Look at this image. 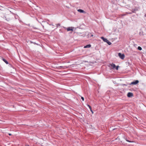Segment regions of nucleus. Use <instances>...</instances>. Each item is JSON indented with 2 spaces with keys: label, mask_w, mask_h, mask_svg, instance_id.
Returning <instances> with one entry per match:
<instances>
[{
  "label": "nucleus",
  "mask_w": 146,
  "mask_h": 146,
  "mask_svg": "<svg viewBox=\"0 0 146 146\" xmlns=\"http://www.w3.org/2000/svg\"><path fill=\"white\" fill-rule=\"evenodd\" d=\"M145 17H146V14L145 15Z\"/></svg>",
  "instance_id": "obj_20"
},
{
  "label": "nucleus",
  "mask_w": 146,
  "mask_h": 146,
  "mask_svg": "<svg viewBox=\"0 0 146 146\" xmlns=\"http://www.w3.org/2000/svg\"><path fill=\"white\" fill-rule=\"evenodd\" d=\"M109 42V40H108V41H107V42H107V43L108 42Z\"/></svg>",
  "instance_id": "obj_18"
},
{
  "label": "nucleus",
  "mask_w": 146,
  "mask_h": 146,
  "mask_svg": "<svg viewBox=\"0 0 146 146\" xmlns=\"http://www.w3.org/2000/svg\"><path fill=\"white\" fill-rule=\"evenodd\" d=\"M87 106H88L89 107H90V106L89 105H87Z\"/></svg>",
  "instance_id": "obj_19"
},
{
  "label": "nucleus",
  "mask_w": 146,
  "mask_h": 146,
  "mask_svg": "<svg viewBox=\"0 0 146 146\" xmlns=\"http://www.w3.org/2000/svg\"><path fill=\"white\" fill-rule=\"evenodd\" d=\"M101 38L105 42H107V41H108V40L106 38H105L104 37H101Z\"/></svg>",
  "instance_id": "obj_7"
},
{
  "label": "nucleus",
  "mask_w": 146,
  "mask_h": 146,
  "mask_svg": "<svg viewBox=\"0 0 146 146\" xmlns=\"http://www.w3.org/2000/svg\"><path fill=\"white\" fill-rule=\"evenodd\" d=\"M118 56L122 59H124L125 57L124 55L123 54H121L120 53H118Z\"/></svg>",
  "instance_id": "obj_2"
},
{
  "label": "nucleus",
  "mask_w": 146,
  "mask_h": 146,
  "mask_svg": "<svg viewBox=\"0 0 146 146\" xmlns=\"http://www.w3.org/2000/svg\"><path fill=\"white\" fill-rule=\"evenodd\" d=\"M3 60L7 64H8V62L5 59L3 58Z\"/></svg>",
  "instance_id": "obj_9"
},
{
  "label": "nucleus",
  "mask_w": 146,
  "mask_h": 146,
  "mask_svg": "<svg viewBox=\"0 0 146 146\" xmlns=\"http://www.w3.org/2000/svg\"><path fill=\"white\" fill-rule=\"evenodd\" d=\"M93 36V35H92H92H90V36L91 37H92V36Z\"/></svg>",
  "instance_id": "obj_16"
},
{
  "label": "nucleus",
  "mask_w": 146,
  "mask_h": 146,
  "mask_svg": "<svg viewBox=\"0 0 146 146\" xmlns=\"http://www.w3.org/2000/svg\"><path fill=\"white\" fill-rule=\"evenodd\" d=\"M125 139L128 142H133V141H130L129 140H128L126 138Z\"/></svg>",
  "instance_id": "obj_11"
},
{
  "label": "nucleus",
  "mask_w": 146,
  "mask_h": 146,
  "mask_svg": "<svg viewBox=\"0 0 146 146\" xmlns=\"http://www.w3.org/2000/svg\"><path fill=\"white\" fill-rule=\"evenodd\" d=\"M89 108H90V110L92 109H91V107L90 106V107H89Z\"/></svg>",
  "instance_id": "obj_15"
},
{
  "label": "nucleus",
  "mask_w": 146,
  "mask_h": 146,
  "mask_svg": "<svg viewBox=\"0 0 146 146\" xmlns=\"http://www.w3.org/2000/svg\"><path fill=\"white\" fill-rule=\"evenodd\" d=\"M133 96V94L131 92H129L127 94V96L128 97H132Z\"/></svg>",
  "instance_id": "obj_5"
},
{
  "label": "nucleus",
  "mask_w": 146,
  "mask_h": 146,
  "mask_svg": "<svg viewBox=\"0 0 146 146\" xmlns=\"http://www.w3.org/2000/svg\"><path fill=\"white\" fill-rule=\"evenodd\" d=\"M67 30L68 31H74V27H69L66 28Z\"/></svg>",
  "instance_id": "obj_3"
},
{
  "label": "nucleus",
  "mask_w": 146,
  "mask_h": 146,
  "mask_svg": "<svg viewBox=\"0 0 146 146\" xmlns=\"http://www.w3.org/2000/svg\"><path fill=\"white\" fill-rule=\"evenodd\" d=\"M9 135H11V133H9Z\"/></svg>",
  "instance_id": "obj_17"
},
{
  "label": "nucleus",
  "mask_w": 146,
  "mask_h": 146,
  "mask_svg": "<svg viewBox=\"0 0 146 146\" xmlns=\"http://www.w3.org/2000/svg\"><path fill=\"white\" fill-rule=\"evenodd\" d=\"M108 45H110L111 44V42L109 41L108 42Z\"/></svg>",
  "instance_id": "obj_12"
},
{
  "label": "nucleus",
  "mask_w": 146,
  "mask_h": 146,
  "mask_svg": "<svg viewBox=\"0 0 146 146\" xmlns=\"http://www.w3.org/2000/svg\"><path fill=\"white\" fill-rule=\"evenodd\" d=\"M81 99L83 101H84V97H81Z\"/></svg>",
  "instance_id": "obj_13"
},
{
  "label": "nucleus",
  "mask_w": 146,
  "mask_h": 146,
  "mask_svg": "<svg viewBox=\"0 0 146 146\" xmlns=\"http://www.w3.org/2000/svg\"><path fill=\"white\" fill-rule=\"evenodd\" d=\"M109 67L111 68L112 69H115L116 70H118L119 66H116L115 64L113 63H112L110 64Z\"/></svg>",
  "instance_id": "obj_1"
},
{
  "label": "nucleus",
  "mask_w": 146,
  "mask_h": 146,
  "mask_svg": "<svg viewBox=\"0 0 146 146\" xmlns=\"http://www.w3.org/2000/svg\"><path fill=\"white\" fill-rule=\"evenodd\" d=\"M92 112V113L93 114L94 113L93 111L92 110V109L90 110Z\"/></svg>",
  "instance_id": "obj_14"
},
{
  "label": "nucleus",
  "mask_w": 146,
  "mask_h": 146,
  "mask_svg": "<svg viewBox=\"0 0 146 146\" xmlns=\"http://www.w3.org/2000/svg\"><path fill=\"white\" fill-rule=\"evenodd\" d=\"M138 49L139 50H142V48L140 46H138Z\"/></svg>",
  "instance_id": "obj_10"
},
{
  "label": "nucleus",
  "mask_w": 146,
  "mask_h": 146,
  "mask_svg": "<svg viewBox=\"0 0 146 146\" xmlns=\"http://www.w3.org/2000/svg\"><path fill=\"white\" fill-rule=\"evenodd\" d=\"M139 82V81L138 80H136L135 81L131 82L130 84V85H136Z\"/></svg>",
  "instance_id": "obj_4"
},
{
  "label": "nucleus",
  "mask_w": 146,
  "mask_h": 146,
  "mask_svg": "<svg viewBox=\"0 0 146 146\" xmlns=\"http://www.w3.org/2000/svg\"><path fill=\"white\" fill-rule=\"evenodd\" d=\"M91 46V45L90 44H88V45H86V46H84V48H90Z\"/></svg>",
  "instance_id": "obj_8"
},
{
  "label": "nucleus",
  "mask_w": 146,
  "mask_h": 146,
  "mask_svg": "<svg viewBox=\"0 0 146 146\" xmlns=\"http://www.w3.org/2000/svg\"><path fill=\"white\" fill-rule=\"evenodd\" d=\"M79 12H80L81 13H86V12L81 9H79L77 10Z\"/></svg>",
  "instance_id": "obj_6"
}]
</instances>
